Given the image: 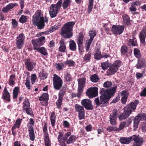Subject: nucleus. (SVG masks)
I'll return each mask as SVG.
<instances>
[{
	"label": "nucleus",
	"instance_id": "1",
	"mask_svg": "<svg viewBox=\"0 0 146 146\" xmlns=\"http://www.w3.org/2000/svg\"><path fill=\"white\" fill-rule=\"evenodd\" d=\"M117 86H115L109 89L102 88L100 91L101 96L100 99L98 98H95V103L98 106L104 107L106 106L109 99L113 96L116 91Z\"/></svg>",
	"mask_w": 146,
	"mask_h": 146
},
{
	"label": "nucleus",
	"instance_id": "2",
	"mask_svg": "<svg viewBox=\"0 0 146 146\" xmlns=\"http://www.w3.org/2000/svg\"><path fill=\"white\" fill-rule=\"evenodd\" d=\"M33 23L38 27L39 29H42L45 26V23L47 24L48 21V17L46 15L43 16V13L40 10H38L33 16Z\"/></svg>",
	"mask_w": 146,
	"mask_h": 146
},
{
	"label": "nucleus",
	"instance_id": "3",
	"mask_svg": "<svg viewBox=\"0 0 146 146\" xmlns=\"http://www.w3.org/2000/svg\"><path fill=\"white\" fill-rule=\"evenodd\" d=\"M75 24L74 22L66 23L61 29L60 35L66 38H70L73 36V27Z\"/></svg>",
	"mask_w": 146,
	"mask_h": 146
},
{
	"label": "nucleus",
	"instance_id": "4",
	"mask_svg": "<svg viewBox=\"0 0 146 146\" xmlns=\"http://www.w3.org/2000/svg\"><path fill=\"white\" fill-rule=\"evenodd\" d=\"M62 1L59 0L56 4H52L50 7L49 13L50 17L54 18L58 13L61 7Z\"/></svg>",
	"mask_w": 146,
	"mask_h": 146
},
{
	"label": "nucleus",
	"instance_id": "5",
	"mask_svg": "<svg viewBox=\"0 0 146 146\" xmlns=\"http://www.w3.org/2000/svg\"><path fill=\"white\" fill-rule=\"evenodd\" d=\"M78 93H73L72 96L73 98L77 97L80 98L82 95L83 88L85 85V79L84 78H80L78 80Z\"/></svg>",
	"mask_w": 146,
	"mask_h": 146
},
{
	"label": "nucleus",
	"instance_id": "6",
	"mask_svg": "<svg viewBox=\"0 0 146 146\" xmlns=\"http://www.w3.org/2000/svg\"><path fill=\"white\" fill-rule=\"evenodd\" d=\"M121 62L119 60L115 61L111 65L108 70L107 73L108 75L114 74L117 71L118 68L120 66Z\"/></svg>",
	"mask_w": 146,
	"mask_h": 146
},
{
	"label": "nucleus",
	"instance_id": "7",
	"mask_svg": "<svg viewBox=\"0 0 146 146\" xmlns=\"http://www.w3.org/2000/svg\"><path fill=\"white\" fill-rule=\"evenodd\" d=\"M52 78L53 86L56 90H59L61 87L63 82L61 78L56 74H54Z\"/></svg>",
	"mask_w": 146,
	"mask_h": 146
},
{
	"label": "nucleus",
	"instance_id": "8",
	"mask_svg": "<svg viewBox=\"0 0 146 146\" xmlns=\"http://www.w3.org/2000/svg\"><path fill=\"white\" fill-rule=\"evenodd\" d=\"M70 131H68L64 134L63 140L66 142L67 144H70L74 142L77 139V137L74 135H72Z\"/></svg>",
	"mask_w": 146,
	"mask_h": 146
},
{
	"label": "nucleus",
	"instance_id": "9",
	"mask_svg": "<svg viewBox=\"0 0 146 146\" xmlns=\"http://www.w3.org/2000/svg\"><path fill=\"white\" fill-rule=\"evenodd\" d=\"M133 111L129 108V106H127L124 108V111L119 117V120L125 119L127 118Z\"/></svg>",
	"mask_w": 146,
	"mask_h": 146
},
{
	"label": "nucleus",
	"instance_id": "10",
	"mask_svg": "<svg viewBox=\"0 0 146 146\" xmlns=\"http://www.w3.org/2000/svg\"><path fill=\"white\" fill-rule=\"evenodd\" d=\"M23 110L25 111L27 113L30 115L33 114V112L30 107L29 101L27 99H25L23 103Z\"/></svg>",
	"mask_w": 146,
	"mask_h": 146
},
{
	"label": "nucleus",
	"instance_id": "11",
	"mask_svg": "<svg viewBox=\"0 0 146 146\" xmlns=\"http://www.w3.org/2000/svg\"><path fill=\"white\" fill-rule=\"evenodd\" d=\"M75 107L76 111L78 113L79 119L81 120L84 119L85 111L84 108L79 104L76 105Z\"/></svg>",
	"mask_w": 146,
	"mask_h": 146
},
{
	"label": "nucleus",
	"instance_id": "12",
	"mask_svg": "<svg viewBox=\"0 0 146 146\" xmlns=\"http://www.w3.org/2000/svg\"><path fill=\"white\" fill-rule=\"evenodd\" d=\"M124 29V26L119 25H113L111 31L115 35H119L122 33Z\"/></svg>",
	"mask_w": 146,
	"mask_h": 146
},
{
	"label": "nucleus",
	"instance_id": "13",
	"mask_svg": "<svg viewBox=\"0 0 146 146\" xmlns=\"http://www.w3.org/2000/svg\"><path fill=\"white\" fill-rule=\"evenodd\" d=\"M117 117V111L116 109L113 110L111 113L110 116V121L112 125H115L117 124L116 120Z\"/></svg>",
	"mask_w": 146,
	"mask_h": 146
},
{
	"label": "nucleus",
	"instance_id": "14",
	"mask_svg": "<svg viewBox=\"0 0 146 146\" xmlns=\"http://www.w3.org/2000/svg\"><path fill=\"white\" fill-rule=\"evenodd\" d=\"M132 141H134L133 146H141L143 142L142 138L135 135L132 136Z\"/></svg>",
	"mask_w": 146,
	"mask_h": 146
},
{
	"label": "nucleus",
	"instance_id": "15",
	"mask_svg": "<svg viewBox=\"0 0 146 146\" xmlns=\"http://www.w3.org/2000/svg\"><path fill=\"white\" fill-rule=\"evenodd\" d=\"M45 42V37L44 36H41L37 39H34L32 40V42L34 47L42 45Z\"/></svg>",
	"mask_w": 146,
	"mask_h": 146
},
{
	"label": "nucleus",
	"instance_id": "16",
	"mask_svg": "<svg viewBox=\"0 0 146 146\" xmlns=\"http://www.w3.org/2000/svg\"><path fill=\"white\" fill-rule=\"evenodd\" d=\"M98 88L96 87L90 88L86 91V94L90 98L96 96L98 95Z\"/></svg>",
	"mask_w": 146,
	"mask_h": 146
},
{
	"label": "nucleus",
	"instance_id": "17",
	"mask_svg": "<svg viewBox=\"0 0 146 146\" xmlns=\"http://www.w3.org/2000/svg\"><path fill=\"white\" fill-rule=\"evenodd\" d=\"M25 36L23 33L20 34L17 37L16 44L18 49H21L24 43Z\"/></svg>",
	"mask_w": 146,
	"mask_h": 146
},
{
	"label": "nucleus",
	"instance_id": "18",
	"mask_svg": "<svg viewBox=\"0 0 146 146\" xmlns=\"http://www.w3.org/2000/svg\"><path fill=\"white\" fill-rule=\"evenodd\" d=\"M145 114H139L136 116L134 120L133 127L136 128L137 127L139 122L141 121L144 120L145 119Z\"/></svg>",
	"mask_w": 146,
	"mask_h": 146
},
{
	"label": "nucleus",
	"instance_id": "19",
	"mask_svg": "<svg viewBox=\"0 0 146 146\" xmlns=\"http://www.w3.org/2000/svg\"><path fill=\"white\" fill-rule=\"evenodd\" d=\"M81 104L86 109L91 110L93 109L92 102L89 100L84 99L81 102Z\"/></svg>",
	"mask_w": 146,
	"mask_h": 146
},
{
	"label": "nucleus",
	"instance_id": "20",
	"mask_svg": "<svg viewBox=\"0 0 146 146\" xmlns=\"http://www.w3.org/2000/svg\"><path fill=\"white\" fill-rule=\"evenodd\" d=\"M39 100L42 105L47 106L48 104V94L47 93H44L39 97Z\"/></svg>",
	"mask_w": 146,
	"mask_h": 146
},
{
	"label": "nucleus",
	"instance_id": "21",
	"mask_svg": "<svg viewBox=\"0 0 146 146\" xmlns=\"http://www.w3.org/2000/svg\"><path fill=\"white\" fill-rule=\"evenodd\" d=\"M18 4L15 3H9L5 7L3 8L2 11L4 13H7L10 10L13 9L15 6H17Z\"/></svg>",
	"mask_w": 146,
	"mask_h": 146
},
{
	"label": "nucleus",
	"instance_id": "22",
	"mask_svg": "<svg viewBox=\"0 0 146 146\" xmlns=\"http://www.w3.org/2000/svg\"><path fill=\"white\" fill-rule=\"evenodd\" d=\"M135 66L138 69L145 68L146 67V62L145 60L142 58L138 59L137 63Z\"/></svg>",
	"mask_w": 146,
	"mask_h": 146
},
{
	"label": "nucleus",
	"instance_id": "23",
	"mask_svg": "<svg viewBox=\"0 0 146 146\" xmlns=\"http://www.w3.org/2000/svg\"><path fill=\"white\" fill-rule=\"evenodd\" d=\"M139 37L141 42L143 44L145 42V38H146V26L143 27L139 34Z\"/></svg>",
	"mask_w": 146,
	"mask_h": 146
},
{
	"label": "nucleus",
	"instance_id": "24",
	"mask_svg": "<svg viewBox=\"0 0 146 146\" xmlns=\"http://www.w3.org/2000/svg\"><path fill=\"white\" fill-rule=\"evenodd\" d=\"M119 141L123 144H128L132 141V136L131 137H122L120 138Z\"/></svg>",
	"mask_w": 146,
	"mask_h": 146
},
{
	"label": "nucleus",
	"instance_id": "25",
	"mask_svg": "<svg viewBox=\"0 0 146 146\" xmlns=\"http://www.w3.org/2000/svg\"><path fill=\"white\" fill-rule=\"evenodd\" d=\"M25 64L27 68L29 71H31L33 68V66L35 65L33 61H31L29 59H27L25 62Z\"/></svg>",
	"mask_w": 146,
	"mask_h": 146
},
{
	"label": "nucleus",
	"instance_id": "26",
	"mask_svg": "<svg viewBox=\"0 0 146 146\" xmlns=\"http://www.w3.org/2000/svg\"><path fill=\"white\" fill-rule=\"evenodd\" d=\"M2 98L7 102H9L10 101V95L5 87L4 89Z\"/></svg>",
	"mask_w": 146,
	"mask_h": 146
},
{
	"label": "nucleus",
	"instance_id": "27",
	"mask_svg": "<svg viewBox=\"0 0 146 146\" xmlns=\"http://www.w3.org/2000/svg\"><path fill=\"white\" fill-rule=\"evenodd\" d=\"M66 43L65 42L64 40L61 39L60 41V46L59 47L58 50L59 52H64L66 49Z\"/></svg>",
	"mask_w": 146,
	"mask_h": 146
},
{
	"label": "nucleus",
	"instance_id": "28",
	"mask_svg": "<svg viewBox=\"0 0 146 146\" xmlns=\"http://www.w3.org/2000/svg\"><path fill=\"white\" fill-rule=\"evenodd\" d=\"M33 49L34 50L37 51L44 56H46L48 54L46 50L44 47H33Z\"/></svg>",
	"mask_w": 146,
	"mask_h": 146
},
{
	"label": "nucleus",
	"instance_id": "29",
	"mask_svg": "<svg viewBox=\"0 0 146 146\" xmlns=\"http://www.w3.org/2000/svg\"><path fill=\"white\" fill-rule=\"evenodd\" d=\"M28 128L30 139L31 141H33L34 140L35 138L34 131L33 127L32 126H29Z\"/></svg>",
	"mask_w": 146,
	"mask_h": 146
},
{
	"label": "nucleus",
	"instance_id": "30",
	"mask_svg": "<svg viewBox=\"0 0 146 146\" xmlns=\"http://www.w3.org/2000/svg\"><path fill=\"white\" fill-rule=\"evenodd\" d=\"M56 119V116L55 113L54 112H51V115L50 116V119L52 126L53 127L55 125Z\"/></svg>",
	"mask_w": 146,
	"mask_h": 146
},
{
	"label": "nucleus",
	"instance_id": "31",
	"mask_svg": "<svg viewBox=\"0 0 146 146\" xmlns=\"http://www.w3.org/2000/svg\"><path fill=\"white\" fill-rule=\"evenodd\" d=\"M139 104V101L136 100L134 102H131L127 106H129V108L133 111L136 109L137 105Z\"/></svg>",
	"mask_w": 146,
	"mask_h": 146
},
{
	"label": "nucleus",
	"instance_id": "32",
	"mask_svg": "<svg viewBox=\"0 0 146 146\" xmlns=\"http://www.w3.org/2000/svg\"><path fill=\"white\" fill-rule=\"evenodd\" d=\"M64 80L66 82H71L72 80V77L70 74L66 72H64Z\"/></svg>",
	"mask_w": 146,
	"mask_h": 146
},
{
	"label": "nucleus",
	"instance_id": "33",
	"mask_svg": "<svg viewBox=\"0 0 146 146\" xmlns=\"http://www.w3.org/2000/svg\"><path fill=\"white\" fill-rule=\"evenodd\" d=\"M71 3V0H64L62 3L63 9H65L67 8L70 6Z\"/></svg>",
	"mask_w": 146,
	"mask_h": 146
},
{
	"label": "nucleus",
	"instance_id": "34",
	"mask_svg": "<svg viewBox=\"0 0 146 146\" xmlns=\"http://www.w3.org/2000/svg\"><path fill=\"white\" fill-rule=\"evenodd\" d=\"M94 58L97 60H99L101 58V52L98 48L96 49L94 54Z\"/></svg>",
	"mask_w": 146,
	"mask_h": 146
},
{
	"label": "nucleus",
	"instance_id": "35",
	"mask_svg": "<svg viewBox=\"0 0 146 146\" xmlns=\"http://www.w3.org/2000/svg\"><path fill=\"white\" fill-rule=\"evenodd\" d=\"M69 47L70 49L72 51H75L76 48V46L75 42L72 40L70 41Z\"/></svg>",
	"mask_w": 146,
	"mask_h": 146
},
{
	"label": "nucleus",
	"instance_id": "36",
	"mask_svg": "<svg viewBox=\"0 0 146 146\" xmlns=\"http://www.w3.org/2000/svg\"><path fill=\"white\" fill-rule=\"evenodd\" d=\"M123 22L127 25H130V20L129 17L127 15H124L123 16Z\"/></svg>",
	"mask_w": 146,
	"mask_h": 146
},
{
	"label": "nucleus",
	"instance_id": "37",
	"mask_svg": "<svg viewBox=\"0 0 146 146\" xmlns=\"http://www.w3.org/2000/svg\"><path fill=\"white\" fill-rule=\"evenodd\" d=\"M128 45L129 46H135L137 45V41L135 37H133L132 39H129V40L128 43Z\"/></svg>",
	"mask_w": 146,
	"mask_h": 146
},
{
	"label": "nucleus",
	"instance_id": "38",
	"mask_svg": "<svg viewBox=\"0 0 146 146\" xmlns=\"http://www.w3.org/2000/svg\"><path fill=\"white\" fill-rule=\"evenodd\" d=\"M22 119H17L16 122L15 123L12 127V129H15L16 128H19L20 127V125L22 122Z\"/></svg>",
	"mask_w": 146,
	"mask_h": 146
},
{
	"label": "nucleus",
	"instance_id": "39",
	"mask_svg": "<svg viewBox=\"0 0 146 146\" xmlns=\"http://www.w3.org/2000/svg\"><path fill=\"white\" fill-rule=\"evenodd\" d=\"M39 77L41 80H44L47 77V74L43 70L40 72L39 74Z\"/></svg>",
	"mask_w": 146,
	"mask_h": 146
},
{
	"label": "nucleus",
	"instance_id": "40",
	"mask_svg": "<svg viewBox=\"0 0 146 146\" xmlns=\"http://www.w3.org/2000/svg\"><path fill=\"white\" fill-rule=\"evenodd\" d=\"M84 36L81 33H80L77 41L78 44H83Z\"/></svg>",
	"mask_w": 146,
	"mask_h": 146
},
{
	"label": "nucleus",
	"instance_id": "41",
	"mask_svg": "<svg viewBox=\"0 0 146 146\" xmlns=\"http://www.w3.org/2000/svg\"><path fill=\"white\" fill-rule=\"evenodd\" d=\"M99 80V78L96 74H94L90 77V80L93 82H96Z\"/></svg>",
	"mask_w": 146,
	"mask_h": 146
},
{
	"label": "nucleus",
	"instance_id": "42",
	"mask_svg": "<svg viewBox=\"0 0 146 146\" xmlns=\"http://www.w3.org/2000/svg\"><path fill=\"white\" fill-rule=\"evenodd\" d=\"M19 92V88L18 87H15L13 90V95L14 99L16 98L18 95Z\"/></svg>",
	"mask_w": 146,
	"mask_h": 146
},
{
	"label": "nucleus",
	"instance_id": "43",
	"mask_svg": "<svg viewBox=\"0 0 146 146\" xmlns=\"http://www.w3.org/2000/svg\"><path fill=\"white\" fill-rule=\"evenodd\" d=\"M91 56V53L89 52L86 54L84 57V59L86 62H88L90 59Z\"/></svg>",
	"mask_w": 146,
	"mask_h": 146
},
{
	"label": "nucleus",
	"instance_id": "44",
	"mask_svg": "<svg viewBox=\"0 0 146 146\" xmlns=\"http://www.w3.org/2000/svg\"><path fill=\"white\" fill-rule=\"evenodd\" d=\"M110 66V64L107 62H105L101 63V67L102 69L105 70L107 69Z\"/></svg>",
	"mask_w": 146,
	"mask_h": 146
},
{
	"label": "nucleus",
	"instance_id": "45",
	"mask_svg": "<svg viewBox=\"0 0 146 146\" xmlns=\"http://www.w3.org/2000/svg\"><path fill=\"white\" fill-rule=\"evenodd\" d=\"M92 41L91 40H87L85 44V47L86 48V50L88 51L90 49V46L92 43Z\"/></svg>",
	"mask_w": 146,
	"mask_h": 146
},
{
	"label": "nucleus",
	"instance_id": "46",
	"mask_svg": "<svg viewBox=\"0 0 146 146\" xmlns=\"http://www.w3.org/2000/svg\"><path fill=\"white\" fill-rule=\"evenodd\" d=\"M43 132L44 137L49 136L48 133L47 126L46 123H45L44 126L43 128Z\"/></svg>",
	"mask_w": 146,
	"mask_h": 146
},
{
	"label": "nucleus",
	"instance_id": "47",
	"mask_svg": "<svg viewBox=\"0 0 146 146\" xmlns=\"http://www.w3.org/2000/svg\"><path fill=\"white\" fill-rule=\"evenodd\" d=\"M134 54L135 56L137 58H139L141 56L139 50L137 48H134Z\"/></svg>",
	"mask_w": 146,
	"mask_h": 146
},
{
	"label": "nucleus",
	"instance_id": "48",
	"mask_svg": "<svg viewBox=\"0 0 146 146\" xmlns=\"http://www.w3.org/2000/svg\"><path fill=\"white\" fill-rule=\"evenodd\" d=\"M93 1L94 0H89L88 8V11L89 13H90L92 11L93 5Z\"/></svg>",
	"mask_w": 146,
	"mask_h": 146
},
{
	"label": "nucleus",
	"instance_id": "49",
	"mask_svg": "<svg viewBox=\"0 0 146 146\" xmlns=\"http://www.w3.org/2000/svg\"><path fill=\"white\" fill-rule=\"evenodd\" d=\"M89 34L90 37V38L89 40L92 41L94 37L96 35V31H89Z\"/></svg>",
	"mask_w": 146,
	"mask_h": 146
},
{
	"label": "nucleus",
	"instance_id": "50",
	"mask_svg": "<svg viewBox=\"0 0 146 146\" xmlns=\"http://www.w3.org/2000/svg\"><path fill=\"white\" fill-rule=\"evenodd\" d=\"M44 137L45 146H50V141L49 136Z\"/></svg>",
	"mask_w": 146,
	"mask_h": 146
},
{
	"label": "nucleus",
	"instance_id": "51",
	"mask_svg": "<svg viewBox=\"0 0 146 146\" xmlns=\"http://www.w3.org/2000/svg\"><path fill=\"white\" fill-rule=\"evenodd\" d=\"M65 93V90L64 89H62L59 91L58 94V98L62 99Z\"/></svg>",
	"mask_w": 146,
	"mask_h": 146
},
{
	"label": "nucleus",
	"instance_id": "52",
	"mask_svg": "<svg viewBox=\"0 0 146 146\" xmlns=\"http://www.w3.org/2000/svg\"><path fill=\"white\" fill-rule=\"evenodd\" d=\"M27 17L24 15H22L19 19V21L21 23H26L27 20Z\"/></svg>",
	"mask_w": 146,
	"mask_h": 146
},
{
	"label": "nucleus",
	"instance_id": "53",
	"mask_svg": "<svg viewBox=\"0 0 146 146\" xmlns=\"http://www.w3.org/2000/svg\"><path fill=\"white\" fill-rule=\"evenodd\" d=\"M112 85V83L111 81H107L105 82L103 84V86L105 88H109Z\"/></svg>",
	"mask_w": 146,
	"mask_h": 146
},
{
	"label": "nucleus",
	"instance_id": "54",
	"mask_svg": "<svg viewBox=\"0 0 146 146\" xmlns=\"http://www.w3.org/2000/svg\"><path fill=\"white\" fill-rule=\"evenodd\" d=\"M126 124V122H121L119 125V127L118 128L117 127V131H119L123 129L124 128Z\"/></svg>",
	"mask_w": 146,
	"mask_h": 146
},
{
	"label": "nucleus",
	"instance_id": "55",
	"mask_svg": "<svg viewBox=\"0 0 146 146\" xmlns=\"http://www.w3.org/2000/svg\"><path fill=\"white\" fill-rule=\"evenodd\" d=\"M121 52L123 55H124L126 54L127 52V47L125 46H123L121 47Z\"/></svg>",
	"mask_w": 146,
	"mask_h": 146
},
{
	"label": "nucleus",
	"instance_id": "56",
	"mask_svg": "<svg viewBox=\"0 0 146 146\" xmlns=\"http://www.w3.org/2000/svg\"><path fill=\"white\" fill-rule=\"evenodd\" d=\"M62 99L58 98V100L56 102V105L57 108L58 109L61 108V106L62 104Z\"/></svg>",
	"mask_w": 146,
	"mask_h": 146
},
{
	"label": "nucleus",
	"instance_id": "57",
	"mask_svg": "<svg viewBox=\"0 0 146 146\" xmlns=\"http://www.w3.org/2000/svg\"><path fill=\"white\" fill-rule=\"evenodd\" d=\"M117 127H116L108 126L106 129V130L109 132L113 131H117Z\"/></svg>",
	"mask_w": 146,
	"mask_h": 146
},
{
	"label": "nucleus",
	"instance_id": "58",
	"mask_svg": "<svg viewBox=\"0 0 146 146\" xmlns=\"http://www.w3.org/2000/svg\"><path fill=\"white\" fill-rule=\"evenodd\" d=\"M65 63L66 64L68 65L69 66H73L75 63V62H74L71 60H67L65 62Z\"/></svg>",
	"mask_w": 146,
	"mask_h": 146
},
{
	"label": "nucleus",
	"instance_id": "59",
	"mask_svg": "<svg viewBox=\"0 0 146 146\" xmlns=\"http://www.w3.org/2000/svg\"><path fill=\"white\" fill-rule=\"evenodd\" d=\"M36 79V76L35 74H33L31 76V82L32 84H34L35 82Z\"/></svg>",
	"mask_w": 146,
	"mask_h": 146
},
{
	"label": "nucleus",
	"instance_id": "60",
	"mask_svg": "<svg viewBox=\"0 0 146 146\" xmlns=\"http://www.w3.org/2000/svg\"><path fill=\"white\" fill-rule=\"evenodd\" d=\"M26 81V82L25 84V85L27 89L29 90L31 86L29 79L28 78H27Z\"/></svg>",
	"mask_w": 146,
	"mask_h": 146
},
{
	"label": "nucleus",
	"instance_id": "61",
	"mask_svg": "<svg viewBox=\"0 0 146 146\" xmlns=\"http://www.w3.org/2000/svg\"><path fill=\"white\" fill-rule=\"evenodd\" d=\"M64 66V65L62 63H58L57 64L56 68L58 70H61Z\"/></svg>",
	"mask_w": 146,
	"mask_h": 146
},
{
	"label": "nucleus",
	"instance_id": "62",
	"mask_svg": "<svg viewBox=\"0 0 146 146\" xmlns=\"http://www.w3.org/2000/svg\"><path fill=\"white\" fill-rule=\"evenodd\" d=\"M55 27H52L49 30H48L45 32V33L47 35L49 34L50 33L56 30Z\"/></svg>",
	"mask_w": 146,
	"mask_h": 146
},
{
	"label": "nucleus",
	"instance_id": "63",
	"mask_svg": "<svg viewBox=\"0 0 146 146\" xmlns=\"http://www.w3.org/2000/svg\"><path fill=\"white\" fill-rule=\"evenodd\" d=\"M79 49V52L80 54H81L83 52L84 47L83 44H78Z\"/></svg>",
	"mask_w": 146,
	"mask_h": 146
},
{
	"label": "nucleus",
	"instance_id": "64",
	"mask_svg": "<svg viewBox=\"0 0 146 146\" xmlns=\"http://www.w3.org/2000/svg\"><path fill=\"white\" fill-rule=\"evenodd\" d=\"M12 23L13 27L14 28H16L17 26L18 22L15 19H12Z\"/></svg>",
	"mask_w": 146,
	"mask_h": 146
}]
</instances>
